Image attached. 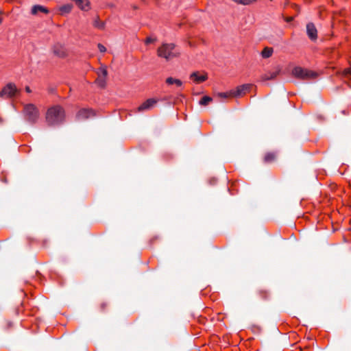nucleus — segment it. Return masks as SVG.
I'll return each instance as SVG.
<instances>
[{
  "label": "nucleus",
  "mask_w": 351,
  "mask_h": 351,
  "mask_svg": "<svg viewBox=\"0 0 351 351\" xmlns=\"http://www.w3.org/2000/svg\"><path fill=\"white\" fill-rule=\"evenodd\" d=\"M343 75L344 77L351 80V68L346 69L343 71Z\"/></svg>",
  "instance_id": "24"
},
{
  "label": "nucleus",
  "mask_w": 351,
  "mask_h": 351,
  "mask_svg": "<svg viewBox=\"0 0 351 351\" xmlns=\"http://www.w3.org/2000/svg\"><path fill=\"white\" fill-rule=\"evenodd\" d=\"M95 116V112L92 108H82L76 114V119L79 121L86 120Z\"/></svg>",
  "instance_id": "6"
},
{
  "label": "nucleus",
  "mask_w": 351,
  "mask_h": 351,
  "mask_svg": "<svg viewBox=\"0 0 351 351\" xmlns=\"http://www.w3.org/2000/svg\"><path fill=\"white\" fill-rule=\"evenodd\" d=\"M232 1L242 5H250L254 2H256V0H232Z\"/></svg>",
  "instance_id": "22"
},
{
  "label": "nucleus",
  "mask_w": 351,
  "mask_h": 351,
  "mask_svg": "<svg viewBox=\"0 0 351 351\" xmlns=\"http://www.w3.org/2000/svg\"><path fill=\"white\" fill-rule=\"evenodd\" d=\"M273 52H274L273 48L266 47L262 51L261 56L263 58H268L272 56Z\"/></svg>",
  "instance_id": "18"
},
{
  "label": "nucleus",
  "mask_w": 351,
  "mask_h": 351,
  "mask_svg": "<svg viewBox=\"0 0 351 351\" xmlns=\"http://www.w3.org/2000/svg\"><path fill=\"white\" fill-rule=\"evenodd\" d=\"M107 306H108V304L105 302H103L100 304V306H99L100 310L101 311H105V309L106 308Z\"/></svg>",
  "instance_id": "28"
},
{
  "label": "nucleus",
  "mask_w": 351,
  "mask_h": 351,
  "mask_svg": "<svg viewBox=\"0 0 351 351\" xmlns=\"http://www.w3.org/2000/svg\"><path fill=\"white\" fill-rule=\"evenodd\" d=\"M175 45L173 43H164L157 50V54L159 57L169 60L178 56L173 50Z\"/></svg>",
  "instance_id": "3"
},
{
  "label": "nucleus",
  "mask_w": 351,
  "mask_h": 351,
  "mask_svg": "<svg viewBox=\"0 0 351 351\" xmlns=\"http://www.w3.org/2000/svg\"><path fill=\"white\" fill-rule=\"evenodd\" d=\"M19 93L16 85L13 83H9L5 86L0 92V97L3 98H11Z\"/></svg>",
  "instance_id": "5"
},
{
  "label": "nucleus",
  "mask_w": 351,
  "mask_h": 351,
  "mask_svg": "<svg viewBox=\"0 0 351 351\" xmlns=\"http://www.w3.org/2000/svg\"><path fill=\"white\" fill-rule=\"evenodd\" d=\"M276 154L274 152H267L265 154L263 160L265 163H269L275 160Z\"/></svg>",
  "instance_id": "16"
},
{
  "label": "nucleus",
  "mask_w": 351,
  "mask_h": 351,
  "mask_svg": "<svg viewBox=\"0 0 351 351\" xmlns=\"http://www.w3.org/2000/svg\"><path fill=\"white\" fill-rule=\"evenodd\" d=\"M93 26L96 28L104 29L105 27V23L100 21L99 16H97L93 21Z\"/></svg>",
  "instance_id": "19"
},
{
  "label": "nucleus",
  "mask_w": 351,
  "mask_h": 351,
  "mask_svg": "<svg viewBox=\"0 0 351 351\" xmlns=\"http://www.w3.org/2000/svg\"><path fill=\"white\" fill-rule=\"evenodd\" d=\"M280 73V69L278 68L276 71L269 72L261 75V80L267 81L276 78Z\"/></svg>",
  "instance_id": "13"
},
{
  "label": "nucleus",
  "mask_w": 351,
  "mask_h": 351,
  "mask_svg": "<svg viewBox=\"0 0 351 351\" xmlns=\"http://www.w3.org/2000/svg\"><path fill=\"white\" fill-rule=\"evenodd\" d=\"M98 75L100 74L101 77H106L107 75H108V71H107V69L105 67H101L99 69V71H98Z\"/></svg>",
  "instance_id": "25"
},
{
  "label": "nucleus",
  "mask_w": 351,
  "mask_h": 351,
  "mask_svg": "<svg viewBox=\"0 0 351 351\" xmlns=\"http://www.w3.org/2000/svg\"><path fill=\"white\" fill-rule=\"evenodd\" d=\"M158 100L155 98H150L147 99L138 107L136 112H141L152 109L158 103Z\"/></svg>",
  "instance_id": "8"
},
{
  "label": "nucleus",
  "mask_w": 351,
  "mask_h": 351,
  "mask_svg": "<svg viewBox=\"0 0 351 351\" xmlns=\"http://www.w3.org/2000/svg\"><path fill=\"white\" fill-rule=\"evenodd\" d=\"M53 52L54 55L59 58H64L67 56V52L65 47L60 43H57L53 45Z\"/></svg>",
  "instance_id": "10"
},
{
  "label": "nucleus",
  "mask_w": 351,
  "mask_h": 351,
  "mask_svg": "<svg viewBox=\"0 0 351 351\" xmlns=\"http://www.w3.org/2000/svg\"><path fill=\"white\" fill-rule=\"evenodd\" d=\"M49 10L46 7L40 5H35L32 8V10H31V14L33 15H36L39 12L47 14L49 13Z\"/></svg>",
  "instance_id": "12"
},
{
  "label": "nucleus",
  "mask_w": 351,
  "mask_h": 351,
  "mask_svg": "<svg viewBox=\"0 0 351 351\" xmlns=\"http://www.w3.org/2000/svg\"><path fill=\"white\" fill-rule=\"evenodd\" d=\"M190 79L192 80L196 84H200L205 82L208 79V75L205 72L200 73L195 71L190 75Z\"/></svg>",
  "instance_id": "9"
},
{
  "label": "nucleus",
  "mask_w": 351,
  "mask_h": 351,
  "mask_svg": "<svg viewBox=\"0 0 351 351\" xmlns=\"http://www.w3.org/2000/svg\"><path fill=\"white\" fill-rule=\"evenodd\" d=\"M156 40V38H152V37H147L146 39H145V44L148 45V44H150L152 43H154Z\"/></svg>",
  "instance_id": "26"
},
{
  "label": "nucleus",
  "mask_w": 351,
  "mask_h": 351,
  "mask_svg": "<svg viewBox=\"0 0 351 351\" xmlns=\"http://www.w3.org/2000/svg\"><path fill=\"white\" fill-rule=\"evenodd\" d=\"M292 20H293V18H292V17H291V18H289V19H287V21H292Z\"/></svg>",
  "instance_id": "31"
},
{
  "label": "nucleus",
  "mask_w": 351,
  "mask_h": 351,
  "mask_svg": "<svg viewBox=\"0 0 351 351\" xmlns=\"http://www.w3.org/2000/svg\"><path fill=\"white\" fill-rule=\"evenodd\" d=\"M158 237L157 236L153 237L150 239V241H149L150 244H153V243H154V242L155 241L158 240Z\"/></svg>",
  "instance_id": "29"
},
{
  "label": "nucleus",
  "mask_w": 351,
  "mask_h": 351,
  "mask_svg": "<svg viewBox=\"0 0 351 351\" xmlns=\"http://www.w3.org/2000/svg\"><path fill=\"white\" fill-rule=\"evenodd\" d=\"M45 119L49 126L60 125L64 121L65 110L60 105L53 106L47 109Z\"/></svg>",
  "instance_id": "1"
},
{
  "label": "nucleus",
  "mask_w": 351,
  "mask_h": 351,
  "mask_svg": "<svg viewBox=\"0 0 351 351\" xmlns=\"http://www.w3.org/2000/svg\"><path fill=\"white\" fill-rule=\"evenodd\" d=\"M251 87L252 85L249 84L239 86L236 89L232 90V96L233 97H242L250 90Z\"/></svg>",
  "instance_id": "7"
},
{
  "label": "nucleus",
  "mask_w": 351,
  "mask_h": 351,
  "mask_svg": "<svg viewBox=\"0 0 351 351\" xmlns=\"http://www.w3.org/2000/svg\"><path fill=\"white\" fill-rule=\"evenodd\" d=\"M23 114L25 120L32 124L36 123L40 117L39 110L33 104H28L24 106Z\"/></svg>",
  "instance_id": "2"
},
{
  "label": "nucleus",
  "mask_w": 351,
  "mask_h": 351,
  "mask_svg": "<svg viewBox=\"0 0 351 351\" xmlns=\"http://www.w3.org/2000/svg\"><path fill=\"white\" fill-rule=\"evenodd\" d=\"M25 91L28 93H31L32 92V90L30 89L29 86H26L25 87Z\"/></svg>",
  "instance_id": "30"
},
{
  "label": "nucleus",
  "mask_w": 351,
  "mask_h": 351,
  "mask_svg": "<svg viewBox=\"0 0 351 351\" xmlns=\"http://www.w3.org/2000/svg\"><path fill=\"white\" fill-rule=\"evenodd\" d=\"M73 5L71 4H65L59 8L60 14L63 15L71 12Z\"/></svg>",
  "instance_id": "15"
},
{
  "label": "nucleus",
  "mask_w": 351,
  "mask_h": 351,
  "mask_svg": "<svg viewBox=\"0 0 351 351\" xmlns=\"http://www.w3.org/2000/svg\"><path fill=\"white\" fill-rule=\"evenodd\" d=\"M213 99L210 97L208 96H204L203 97L201 100L199 101V104L202 106H206L208 105L210 101H212Z\"/></svg>",
  "instance_id": "21"
},
{
  "label": "nucleus",
  "mask_w": 351,
  "mask_h": 351,
  "mask_svg": "<svg viewBox=\"0 0 351 351\" xmlns=\"http://www.w3.org/2000/svg\"><path fill=\"white\" fill-rule=\"evenodd\" d=\"M306 33L311 40H315L317 38V31L313 23H308L306 25Z\"/></svg>",
  "instance_id": "11"
},
{
  "label": "nucleus",
  "mask_w": 351,
  "mask_h": 351,
  "mask_svg": "<svg viewBox=\"0 0 351 351\" xmlns=\"http://www.w3.org/2000/svg\"><path fill=\"white\" fill-rule=\"evenodd\" d=\"M97 47H98L99 51L101 53H104L106 51V48L103 45H101L100 43L98 44Z\"/></svg>",
  "instance_id": "27"
},
{
  "label": "nucleus",
  "mask_w": 351,
  "mask_h": 351,
  "mask_svg": "<svg viewBox=\"0 0 351 351\" xmlns=\"http://www.w3.org/2000/svg\"><path fill=\"white\" fill-rule=\"evenodd\" d=\"M106 77H101L100 74H99L98 77L95 80V83L100 87L104 88L106 86Z\"/></svg>",
  "instance_id": "20"
},
{
  "label": "nucleus",
  "mask_w": 351,
  "mask_h": 351,
  "mask_svg": "<svg viewBox=\"0 0 351 351\" xmlns=\"http://www.w3.org/2000/svg\"><path fill=\"white\" fill-rule=\"evenodd\" d=\"M292 75L300 80H310L317 77V73L300 66H296L292 70Z\"/></svg>",
  "instance_id": "4"
},
{
  "label": "nucleus",
  "mask_w": 351,
  "mask_h": 351,
  "mask_svg": "<svg viewBox=\"0 0 351 351\" xmlns=\"http://www.w3.org/2000/svg\"><path fill=\"white\" fill-rule=\"evenodd\" d=\"M257 295L262 300H267L269 298V293L265 289H259L257 291Z\"/></svg>",
  "instance_id": "17"
},
{
  "label": "nucleus",
  "mask_w": 351,
  "mask_h": 351,
  "mask_svg": "<svg viewBox=\"0 0 351 351\" xmlns=\"http://www.w3.org/2000/svg\"><path fill=\"white\" fill-rule=\"evenodd\" d=\"M2 18L0 16V24L2 23Z\"/></svg>",
  "instance_id": "32"
},
{
  "label": "nucleus",
  "mask_w": 351,
  "mask_h": 351,
  "mask_svg": "<svg viewBox=\"0 0 351 351\" xmlns=\"http://www.w3.org/2000/svg\"><path fill=\"white\" fill-rule=\"evenodd\" d=\"M165 82L168 85L175 84L178 87L182 86L183 84L180 80L176 79L171 77H167Z\"/></svg>",
  "instance_id": "14"
},
{
  "label": "nucleus",
  "mask_w": 351,
  "mask_h": 351,
  "mask_svg": "<svg viewBox=\"0 0 351 351\" xmlns=\"http://www.w3.org/2000/svg\"><path fill=\"white\" fill-rule=\"evenodd\" d=\"M232 90H230V91H228V92H225V93H217V96L220 98H223V99H226V98H229V97H233L232 96Z\"/></svg>",
  "instance_id": "23"
}]
</instances>
